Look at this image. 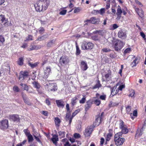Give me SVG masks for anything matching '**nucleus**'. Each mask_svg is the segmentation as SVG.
<instances>
[{
	"label": "nucleus",
	"instance_id": "f257e3e1",
	"mask_svg": "<svg viewBox=\"0 0 146 146\" xmlns=\"http://www.w3.org/2000/svg\"><path fill=\"white\" fill-rule=\"evenodd\" d=\"M113 43L114 49L116 51H120L123 46V42L118 40H114Z\"/></svg>",
	"mask_w": 146,
	"mask_h": 146
},
{
	"label": "nucleus",
	"instance_id": "f03ea898",
	"mask_svg": "<svg viewBox=\"0 0 146 146\" xmlns=\"http://www.w3.org/2000/svg\"><path fill=\"white\" fill-rule=\"evenodd\" d=\"M94 44L91 42H84L81 45V48L83 50L92 49L94 47Z\"/></svg>",
	"mask_w": 146,
	"mask_h": 146
},
{
	"label": "nucleus",
	"instance_id": "7ed1b4c3",
	"mask_svg": "<svg viewBox=\"0 0 146 146\" xmlns=\"http://www.w3.org/2000/svg\"><path fill=\"white\" fill-rule=\"evenodd\" d=\"M0 21H1V23H3V25L7 27L11 25V21L9 22L8 19H6L3 15H0Z\"/></svg>",
	"mask_w": 146,
	"mask_h": 146
},
{
	"label": "nucleus",
	"instance_id": "20e7f679",
	"mask_svg": "<svg viewBox=\"0 0 146 146\" xmlns=\"http://www.w3.org/2000/svg\"><path fill=\"white\" fill-rule=\"evenodd\" d=\"M114 141L115 142V145L117 146L121 145L124 142L125 139L124 138L117 137H114Z\"/></svg>",
	"mask_w": 146,
	"mask_h": 146
},
{
	"label": "nucleus",
	"instance_id": "39448f33",
	"mask_svg": "<svg viewBox=\"0 0 146 146\" xmlns=\"http://www.w3.org/2000/svg\"><path fill=\"white\" fill-rule=\"evenodd\" d=\"M93 126L88 127L85 129L84 132V134L85 136L86 137L90 136L93 130Z\"/></svg>",
	"mask_w": 146,
	"mask_h": 146
},
{
	"label": "nucleus",
	"instance_id": "423d86ee",
	"mask_svg": "<svg viewBox=\"0 0 146 146\" xmlns=\"http://www.w3.org/2000/svg\"><path fill=\"white\" fill-rule=\"evenodd\" d=\"M39 5L44 6L45 9H47L49 5V2L48 0H39L38 1Z\"/></svg>",
	"mask_w": 146,
	"mask_h": 146
},
{
	"label": "nucleus",
	"instance_id": "0eeeda50",
	"mask_svg": "<svg viewBox=\"0 0 146 146\" xmlns=\"http://www.w3.org/2000/svg\"><path fill=\"white\" fill-rule=\"evenodd\" d=\"M36 10L37 12H40L41 11L45 10L46 9H45L44 6L42 7L41 5H39L38 2L37 1L36 4L34 5Z\"/></svg>",
	"mask_w": 146,
	"mask_h": 146
},
{
	"label": "nucleus",
	"instance_id": "6e6552de",
	"mask_svg": "<svg viewBox=\"0 0 146 146\" xmlns=\"http://www.w3.org/2000/svg\"><path fill=\"white\" fill-rule=\"evenodd\" d=\"M48 86V90L49 91H55L57 90V86L56 84L55 83H49Z\"/></svg>",
	"mask_w": 146,
	"mask_h": 146
},
{
	"label": "nucleus",
	"instance_id": "1a4fd4ad",
	"mask_svg": "<svg viewBox=\"0 0 146 146\" xmlns=\"http://www.w3.org/2000/svg\"><path fill=\"white\" fill-rule=\"evenodd\" d=\"M29 72L26 71H21L20 73V76L19 78V80L22 78L24 80L26 78H28L29 76Z\"/></svg>",
	"mask_w": 146,
	"mask_h": 146
},
{
	"label": "nucleus",
	"instance_id": "9d476101",
	"mask_svg": "<svg viewBox=\"0 0 146 146\" xmlns=\"http://www.w3.org/2000/svg\"><path fill=\"white\" fill-rule=\"evenodd\" d=\"M100 21V19H96L95 17H92L90 19H88L86 21V22H89L90 23L96 24H99Z\"/></svg>",
	"mask_w": 146,
	"mask_h": 146
},
{
	"label": "nucleus",
	"instance_id": "9b49d317",
	"mask_svg": "<svg viewBox=\"0 0 146 146\" xmlns=\"http://www.w3.org/2000/svg\"><path fill=\"white\" fill-rule=\"evenodd\" d=\"M9 119L10 120L14 121L19 122L20 120V118L19 115L17 114L10 115L9 116Z\"/></svg>",
	"mask_w": 146,
	"mask_h": 146
},
{
	"label": "nucleus",
	"instance_id": "f8f14e48",
	"mask_svg": "<svg viewBox=\"0 0 146 146\" xmlns=\"http://www.w3.org/2000/svg\"><path fill=\"white\" fill-rule=\"evenodd\" d=\"M145 124H144L143 125V126L141 129H140L139 128L137 129L136 131L135 137H140L141 136L143 131V129L144 128V127L145 126Z\"/></svg>",
	"mask_w": 146,
	"mask_h": 146
},
{
	"label": "nucleus",
	"instance_id": "ddd939ff",
	"mask_svg": "<svg viewBox=\"0 0 146 146\" xmlns=\"http://www.w3.org/2000/svg\"><path fill=\"white\" fill-rule=\"evenodd\" d=\"M1 127L3 129H7L8 127V121L7 119H4L1 122Z\"/></svg>",
	"mask_w": 146,
	"mask_h": 146
},
{
	"label": "nucleus",
	"instance_id": "4468645a",
	"mask_svg": "<svg viewBox=\"0 0 146 146\" xmlns=\"http://www.w3.org/2000/svg\"><path fill=\"white\" fill-rule=\"evenodd\" d=\"M56 102L58 108H63L64 107V102L62 100H56Z\"/></svg>",
	"mask_w": 146,
	"mask_h": 146
},
{
	"label": "nucleus",
	"instance_id": "2eb2a0df",
	"mask_svg": "<svg viewBox=\"0 0 146 146\" xmlns=\"http://www.w3.org/2000/svg\"><path fill=\"white\" fill-rule=\"evenodd\" d=\"M118 36L120 38L125 39L126 37V33L123 31L120 30L118 32Z\"/></svg>",
	"mask_w": 146,
	"mask_h": 146
},
{
	"label": "nucleus",
	"instance_id": "dca6fc26",
	"mask_svg": "<svg viewBox=\"0 0 146 146\" xmlns=\"http://www.w3.org/2000/svg\"><path fill=\"white\" fill-rule=\"evenodd\" d=\"M122 13V10L119 6L117 10L116 15H117V19L118 20H119L121 17V14Z\"/></svg>",
	"mask_w": 146,
	"mask_h": 146
},
{
	"label": "nucleus",
	"instance_id": "f3484780",
	"mask_svg": "<svg viewBox=\"0 0 146 146\" xmlns=\"http://www.w3.org/2000/svg\"><path fill=\"white\" fill-rule=\"evenodd\" d=\"M92 104V102L90 100L86 102V104L85 105V109L86 111L88 110L91 107Z\"/></svg>",
	"mask_w": 146,
	"mask_h": 146
},
{
	"label": "nucleus",
	"instance_id": "a211bd4d",
	"mask_svg": "<svg viewBox=\"0 0 146 146\" xmlns=\"http://www.w3.org/2000/svg\"><path fill=\"white\" fill-rule=\"evenodd\" d=\"M68 59L67 57L65 56H62L60 58V62L61 64H66L68 62Z\"/></svg>",
	"mask_w": 146,
	"mask_h": 146
},
{
	"label": "nucleus",
	"instance_id": "6ab92c4d",
	"mask_svg": "<svg viewBox=\"0 0 146 146\" xmlns=\"http://www.w3.org/2000/svg\"><path fill=\"white\" fill-rule=\"evenodd\" d=\"M51 140L53 143L54 144L56 145L57 141H58V135L55 134L53 135L51 139Z\"/></svg>",
	"mask_w": 146,
	"mask_h": 146
},
{
	"label": "nucleus",
	"instance_id": "aec40b11",
	"mask_svg": "<svg viewBox=\"0 0 146 146\" xmlns=\"http://www.w3.org/2000/svg\"><path fill=\"white\" fill-rule=\"evenodd\" d=\"M81 67L83 70H86L88 68V67L87 64L86 62L82 61L81 62Z\"/></svg>",
	"mask_w": 146,
	"mask_h": 146
},
{
	"label": "nucleus",
	"instance_id": "412c9836",
	"mask_svg": "<svg viewBox=\"0 0 146 146\" xmlns=\"http://www.w3.org/2000/svg\"><path fill=\"white\" fill-rule=\"evenodd\" d=\"M56 42V40L53 39L48 42L47 44V46L48 47H50L52 46L55 44Z\"/></svg>",
	"mask_w": 146,
	"mask_h": 146
},
{
	"label": "nucleus",
	"instance_id": "4be33fe9",
	"mask_svg": "<svg viewBox=\"0 0 146 146\" xmlns=\"http://www.w3.org/2000/svg\"><path fill=\"white\" fill-rule=\"evenodd\" d=\"M101 120H100V115H98L96 116V119L94 123V125H95L98 126L99 125L100 123Z\"/></svg>",
	"mask_w": 146,
	"mask_h": 146
},
{
	"label": "nucleus",
	"instance_id": "5701e85b",
	"mask_svg": "<svg viewBox=\"0 0 146 146\" xmlns=\"http://www.w3.org/2000/svg\"><path fill=\"white\" fill-rule=\"evenodd\" d=\"M32 84H33L34 86L37 88V91H38V89H39L40 87L39 84L36 82L34 81L32 82Z\"/></svg>",
	"mask_w": 146,
	"mask_h": 146
},
{
	"label": "nucleus",
	"instance_id": "b1692460",
	"mask_svg": "<svg viewBox=\"0 0 146 146\" xmlns=\"http://www.w3.org/2000/svg\"><path fill=\"white\" fill-rule=\"evenodd\" d=\"M112 136V133H109L107 135L106 138V142L109 141L111 139V137ZM105 144H107V142H106L105 143Z\"/></svg>",
	"mask_w": 146,
	"mask_h": 146
},
{
	"label": "nucleus",
	"instance_id": "393cba45",
	"mask_svg": "<svg viewBox=\"0 0 146 146\" xmlns=\"http://www.w3.org/2000/svg\"><path fill=\"white\" fill-rule=\"evenodd\" d=\"M54 121L56 125L58 127H59L60 122V119L57 117H56L55 118Z\"/></svg>",
	"mask_w": 146,
	"mask_h": 146
},
{
	"label": "nucleus",
	"instance_id": "a878e982",
	"mask_svg": "<svg viewBox=\"0 0 146 146\" xmlns=\"http://www.w3.org/2000/svg\"><path fill=\"white\" fill-rule=\"evenodd\" d=\"M23 59L22 57L19 58L17 61V64L20 66H22L23 64Z\"/></svg>",
	"mask_w": 146,
	"mask_h": 146
},
{
	"label": "nucleus",
	"instance_id": "bb28decb",
	"mask_svg": "<svg viewBox=\"0 0 146 146\" xmlns=\"http://www.w3.org/2000/svg\"><path fill=\"white\" fill-rule=\"evenodd\" d=\"M111 75V72L110 70H109L107 74H105V77L106 79L107 80H109L110 79V76Z\"/></svg>",
	"mask_w": 146,
	"mask_h": 146
},
{
	"label": "nucleus",
	"instance_id": "cd10ccee",
	"mask_svg": "<svg viewBox=\"0 0 146 146\" xmlns=\"http://www.w3.org/2000/svg\"><path fill=\"white\" fill-rule=\"evenodd\" d=\"M47 37H48V35H44L42 36L38 37L37 39V40H38L39 41L43 40H44Z\"/></svg>",
	"mask_w": 146,
	"mask_h": 146
},
{
	"label": "nucleus",
	"instance_id": "c85d7f7f",
	"mask_svg": "<svg viewBox=\"0 0 146 146\" xmlns=\"http://www.w3.org/2000/svg\"><path fill=\"white\" fill-rule=\"evenodd\" d=\"M28 139V141L29 142H32L34 140L32 135L31 134H29V135L27 136Z\"/></svg>",
	"mask_w": 146,
	"mask_h": 146
},
{
	"label": "nucleus",
	"instance_id": "c756f323",
	"mask_svg": "<svg viewBox=\"0 0 146 146\" xmlns=\"http://www.w3.org/2000/svg\"><path fill=\"white\" fill-rule=\"evenodd\" d=\"M122 129L121 131L124 134H126L128 133V130L127 129V127L126 126H125V127L121 128Z\"/></svg>",
	"mask_w": 146,
	"mask_h": 146
},
{
	"label": "nucleus",
	"instance_id": "7c9ffc66",
	"mask_svg": "<svg viewBox=\"0 0 146 146\" xmlns=\"http://www.w3.org/2000/svg\"><path fill=\"white\" fill-rule=\"evenodd\" d=\"M50 67H46L45 69L44 70V73L45 74H48L50 73Z\"/></svg>",
	"mask_w": 146,
	"mask_h": 146
},
{
	"label": "nucleus",
	"instance_id": "2f4dec72",
	"mask_svg": "<svg viewBox=\"0 0 146 146\" xmlns=\"http://www.w3.org/2000/svg\"><path fill=\"white\" fill-rule=\"evenodd\" d=\"M138 63V61H137V59L136 58L131 64V65L132 67L135 66Z\"/></svg>",
	"mask_w": 146,
	"mask_h": 146
},
{
	"label": "nucleus",
	"instance_id": "473e14b6",
	"mask_svg": "<svg viewBox=\"0 0 146 146\" xmlns=\"http://www.w3.org/2000/svg\"><path fill=\"white\" fill-rule=\"evenodd\" d=\"M59 135L61 138L64 137L66 133L65 131H59L58 132Z\"/></svg>",
	"mask_w": 146,
	"mask_h": 146
},
{
	"label": "nucleus",
	"instance_id": "72a5a7b5",
	"mask_svg": "<svg viewBox=\"0 0 146 146\" xmlns=\"http://www.w3.org/2000/svg\"><path fill=\"white\" fill-rule=\"evenodd\" d=\"M123 133L121 131L119 132L115 135L114 137H116V138L117 137H120L122 136Z\"/></svg>",
	"mask_w": 146,
	"mask_h": 146
},
{
	"label": "nucleus",
	"instance_id": "f704fd0d",
	"mask_svg": "<svg viewBox=\"0 0 146 146\" xmlns=\"http://www.w3.org/2000/svg\"><path fill=\"white\" fill-rule=\"evenodd\" d=\"M77 99L76 97H75L72 100L71 103L72 106H73L76 104V100Z\"/></svg>",
	"mask_w": 146,
	"mask_h": 146
},
{
	"label": "nucleus",
	"instance_id": "c9c22d12",
	"mask_svg": "<svg viewBox=\"0 0 146 146\" xmlns=\"http://www.w3.org/2000/svg\"><path fill=\"white\" fill-rule=\"evenodd\" d=\"M22 96L24 102H26V100L27 99V96L23 92L22 93Z\"/></svg>",
	"mask_w": 146,
	"mask_h": 146
},
{
	"label": "nucleus",
	"instance_id": "e433bc0d",
	"mask_svg": "<svg viewBox=\"0 0 146 146\" xmlns=\"http://www.w3.org/2000/svg\"><path fill=\"white\" fill-rule=\"evenodd\" d=\"M137 112L136 110H134L133 111V114H132V113H131L130 114L131 116V118L133 119V117L132 116V115H133L134 116H137Z\"/></svg>",
	"mask_w": 146,
	"mask_h": 146
},
{
	"label": "nucleus",
	"instance_id": "4c0bfd02",
	"mask_svg": "<svg viewBox=\"0 0 146 146\" xmlns=\"http://www.w3.org/2000/svg\"><path fill=\"white\" fill-rule=\"evenodd\" d=\"M76 54L77 55H78L80 53V50L79 49V47L77 43H76Z\"/></svg>",
	"mask_w": 146,
	"mask_h": 146
},
{
	"label": "nucleus",
	"instance_id": "58836bf2",
	"mask_svg": "<svg viewBox=\"0 0 146 146\" xmlns=\"http://www.w3.org/2000/svg\"><path fill=\"white\" fill-rule=\"evenodd\" d=\"M70 113L71 112H66V116L65 117V119L66 121H68L70 118L69 117L70 116Z\"/></svg>",
	"mask_w": 146,
	"mask_h": 146
},
{
	"label": "nucleus",
	"instance_id": "ea45409f",
	"mask_svg": "<svg viewBox=\"0 0 146 146\" xmlns=\"http://www.w3.org/2000/svg\"><path fill=\"white\" fill-rule=\"evenodd\" d=\"M92 39L94 40H99V37L97 35H93L91 37Z\"/></svg>",
	"mask_w": 146,
	"mask_h": 146
},
{
	"label": "nucleus",
	"instance_id": "a19ab883",
	"mask_svg": "<svg viewBox=\"0 0 146 146\" xmlns=\"http://www.w3.org/2000/svg\"><path fill=\"white\" fill-rule=\"evenodd\" d=\"M86 97L84 96L82 99L80 100L79 102L80 104H84L86 101Z\"/></svg>",
	"mask_w": 146,
	"mask_h": 146
},
{
	"label": "nucleus",
	"instance_id": "79ce46f5",
	"mask_svg": "<svg viewBox=\"0 0 146 146\" xmlns=\"http://www.w3.org/2000/svg\"><path fill=\"white\" fill-rule=\"evenodd\" d=\"M29 64L32 68H34L36 67L37 65V63H35L34 64H32L31 63V62H29Z\"/></svg>",
	"mask_w": 146,
	"mask_h": 146
},
{
	"label": "nucleus",
	"instance_id": "37998d69",
	"mask_svg": "<svg viewBox=\"0 0 146 146\" xmlns=\"http://www.w3.org/2000/svg\"><path fill=\"white\" fill-rule=\"evenodd\" d=\"M126 111L128 113H129L131 110V107L130 106H128L126 107Z\"/></svg>",
	"mask_w": 146,
	"mask_h": 146
},
{
	"label": "nucleus",
	"instance_id": "c03bdc74",
	"mask_svg": "<svg viewBox=\"0 0 146 146\" xmlns=\"http://www.w3.org/2000/svg\"><path fill=\"white\" fill-rule=\"evenodd\" d=\"M38 31L40 33L42 34L44 31V29L43 27H40L38 30Z\"/></svg>",
	"mask_w": 146,
	"mask_h": 146
},
{
	"label": "nucleus",
	"instance_id": "a18cd8bd",
	"mask_svg": "<svg viewBox=\"0 0 146 146\" xmlns=\"http://www.w3.org/2000/svg\"><path fill=\"white\" fill-rule=\"evenodd\" d=\"M94 103L97 106H98L100 104V101L99 100L96 99L94 101Z\"/></svg>",
	"mask_w": 146,
	"mask_h": 146
},
{
	"label": "nucleus",
	"instance_id": "49530a36",
	"mask_svg": "<svg viewBox=\"0 0 146 146\" xmlns=\"http://www.w3.org/2000/svg\"><path fill=\"white\" fill-rule=\"evenodd\" d=\"M36 48V46L35 45H31L29 47L28 50L29 51L35 49Z\"/></svg>",
	"mask_w": 146,
	"mask_h": 146
},
{
	"label": "nucleus",
	"instance_id": "de8ad7c7",
	"mask_svg": "<svg viewBox=\"0 0 146 146\" xmlns=\"http://www.w3.org/2000/svg\"><path fill=\"white\" fill-rule=\"evenodd\" d=\"M66 109L67 112H71L70 110V109L69 105L68 104H67L66 105Z\"/></svg>",
	"mask_w": 146,
	"mask_h": 146
},
{
	"label": "nucleus",
	"instance_id": "09e8293b",
	"mask_svg": "<svg viewBox=\"0 0 146 146\" xmlns=\"http://www.w3.org/2000/svg\"><path fill=\"white\" fill-rule=\"evenodd\" d=\"M13 90L16 92H18L19 91V89L18 87L17 86H14L13 88Z\"/></svg>",
	"mask_w": 146,
	"mask_h": 146
},
{
	"label": "nucleus",
	"instance_id": "8fccbe9b",
	"mask_svg": "<svg viewBox=\"0 0 146 146\" xmlns=\"http://www.w3.org/2000/svg\"><path fill=\"white\" fill-rule=\"evenodd\" d=\"M32 36L31 35H29L27 38L25 40V41H28L30 40H32Z\"/></svg>",
	"mask_w": 146,
	"mask_h": 146
},
{
	"label": "nucleus",
	"instance_id": "3c124183",
	"mask_svg": "<svg viewBox=\"0 0 146 146\" xmlns=\"http://www.w3.org/2000/svg\"><path fill=\"white\" fill-rule=\"evenodd\" d=\"M140 11V13H138V15L141 18H142L143 17L144 12L142 10H141Z\"/></svg>",
	"mask_w": 146,
	"mask_h": 146
},
{
	"label": "nucleus",
	"instance_id": "603ef678",
	"mask_svg": "<svg viewBox=\"0 0 146 146\" xmlns=\"http://www.w3.org/2000/svg\"><path fill=\"white\" fill-rule=\"evenodd\" d=\"M23 132L25 133V134L26 136L29 135V134H30V132L27 129H24L23 130Z\"/></svg>",
	"mask_w": 146,
	"mask_h": 146
},
{
	"label": "nucleus",
	"instance_id": "864d4df0",
	"mask_svg": "<svg viewBox=\"0 0 146 146\" xmlns=\"http://www.w3.org/2000/svg\"><path fill=\"white\" fill-rule=\"evenodd\" d=\"M102 50L104 52H108L111 51V50L108 48H104L102 49Z\"/></svg>",
	"mask_w": 146,
	"mask_h": 146
},
{
	"label": "nucleus",
	"instance_id": "5fc2aeb1",
	"mask_svg": "<svg viewBox=\"0 0 146 146\" xmlns=\"http://www.w3.org/2000/svg\"><path fill=\"white\" fill-rule=\"evenodd\" d=\"M101 86V84L100 83L97 84L93 87V89L99 88Z\"/></svg>",
	"mask_w": 146,
	"mask_h": 146
},
{
	"label": "nucleus",
	"instance_id": "6e6d98bb",
	"mask_svg": "<svg viewBox=\"0 0 146 146\" xmlns=\"http://www.w3.org/2000/svg\"><path fill=\"white\" fill-rule=\"evenodd\" d=\"M66 12L67 11L66 10H63L60 12L59 14L61 15H64L66 14Z\"/></svg>",
	"mask_w": 146,
	"mask_h": 146
},
{
	"label": "nucleus",
	"instance_id": "4d7b16f0",
	"mask_svg": "<svg viewBox=\"0 0 146 146\" xmlns=\"http://www.w3.org/2000/svg\"><path fill=\"white\" fill-rule=\"evenodd\" d=\"M115 87H113L111 88V95L112 96H114L115 94L113 93V92L115 91Z\"/></svg>",
	"mask_w": 146,
	"mask_h": 146
},
{
	"label": "nucleus",
	"instance_id": "13d9d810",
	"mask_svg": "<svg viewBox=\"0 0 146 146\" xmlns=\"http://www.w3.org/2000/svg\"><path fill=\"white\" fill-rule=\"evenodd\" d=\"M34 137L35 138V139H36V140L38 142V143H40L42 145V143L40 140L39 138L37 137L35 135H34Z\"/></svg>",
	"mask_w": 146,
	"mask_h": 146
},
{
	"label": "nucleus",
	"instance_id": "bf43d9fd",
	"mask_svg": "<svg viewBox=\"0 0 146 146\" xmlns=\"http://www.w3.org/2000/svg\"><path fill=\"white\" fill-rule=\"evenodd\" d=\"M131 51V49L130 48H126L124 52V54H125L126 53H129Z\"/></svg>",
	"mask_w": 146,
	"mask_h": 146
},
{
	"label": "nucleus",
	"instance_id": "052dcab7",
	"mask_svg": "<svg viewBox=\"0 0 146 146\" xmlns=\"http://www.w3.org/2000/svg\"><path fill=\"white\" fill-rule=\"evenodd\" d=\"M105 13V9L104 8H102L99 11V13L102 15Z\"/></svg>",
	"mask_w": 146,
	"mask_h": 146
},
{
	"label": "nucleus",
	"instance_id": "680f3d73",
	"mask_svg": "<svg viewBox=\"0 0 146 146\" xmlns=\"http://www.w3.org/2000/svg\"><path fill=\"white\" fill-rule=\"evenodd\" d=\"M102 31L101 30H97L94 31L93 33L94 34L98 33L100 35H102Z\"/></svg>",
	"mask_w": 146,
	"mask_h": 146
},
{
	"label": "nucleus",
	"instance_id": "e2e57ef3",
	"mask_svg": "<svg viewBox=\"0 0 146 146\" xmlns=\"http://www.w3.org/2000/svg\"><path fill=\"white\" fill-rule=\"evenodd\" d=\"M74 137L76 138H78L80 137V135L79 133H75L74 134Z\"/></svg>",
	"mask_w": 146,
	"mask_h": 146
},
{
	"label": "nucleus",
	"instance_id": "0e129e2a",
	"mask_svg": "<svg viewBox=\"0 0 146 146\" xmlns=\"http://www.w3.org/2000/svg\"><path fill=\"white\" fill-rule=\"evenodd\" d=\"M80 9L79 7H78L74 9V13H76L80 12Z\"/></svg>",
	"mask_w": 146,
	"mask_h": 146
},
{
	"label": "nucleus",
	"instance_id": "69168bd1",
	"mask_svg": "<svg viewBox=\"0 0 146 146\" xmlns=\"http://www.w3.org/2000/svg\"><path fill=\"white\" fill-rule=\"evenodd\" d=\"M5 41V38L2 36H0V42L3 43Z\"/></svg>",
	"mask_w": 146,
	"mask_h": 146
},
{
	"label": "nucleus",
	"instance_id": "338daca9",
	"mask_svg": "<svg viewBox=\"0 0 146 146\" xmlns=\"http://www.w3.org/2000/svg\"><path fill=\"white\" fill-rule=\"evenodd\" d=\"M23 89L24 90H26L27 91L29 90L28 86L26 84H24L23 87Z\"/></svg>",
	"mask_w": 146,
	"mask_h": 146
},
{
	"label": "nucleus",
	"instance_id": "774afa93",
	"mask_svg": "<svg viewBox=\"0 0 146 146\" xmlns=\"http://www.w3.org/2000/svg\"><path fill=\"white\" fill-rule=\"evenodd\" d=\"M104 139L102 137L101 138L100 141V145H102L104 144Z\"/></svg>",
	"mask_w": 146,
	"mask_h": 146
}]
</instances>
